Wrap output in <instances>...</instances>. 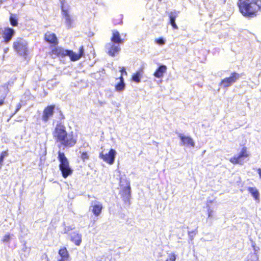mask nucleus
Masks as SVG:
<instances>
[{
	"mask_svg": "<svg viewBox=\"0 0 261 261\" xmlns=\"http://www.w3.org/2000/svg\"><path fill=\"white\" fill-rule=\"evenodd\" d=\"M10 237H11V236H10V234H9V233L6 234L4 236V237L2 239V241L3 242H9V241L10 240Z\"/></svg>",
	"mask_w": 261,
	"mask_h": 261,
	"instance_id": "c85d7f7f",
	"label": "nucleus"
},
{
	"mask_svg": "<svg viewBox=\"0 0 261 261\" xmlns=\"http://www.w3.org/2000/svg\"><path fill=\"white\" fill-rule=\"evenodd\" d=\"M5 96H3V97L0 98V106H3L5 103Z\"/></svg>",
	"mask_w": 261,
	"mask_h": 261,
	"instance_id": "473e14b6",
	"label": "nucleus"
},
{
	"mask_svg": "<svg viewBox=\"0 0 261 261\" xmlns=\"http://www.w3.org/2000/svg\"><path fill=\"white\" fill-rule=\"evenodd\" d=\"M21 107V105L20 103H18L17 105V107L15 110V112H17Z\"/></svg>",
	"mask_w": 261,
	"mask_h": 261,
	"instance_id": "c9c22d12",
	"label": "nucleus"
},
{
	"mask_svg": "<svg viewBox=\"0 0 261 261\" xmlns=\"http://www.w3.org/2000/svg\"><path fill=\"white\" fill-rule=\"evenodd\" d=\"M106 46L108 49L107 53L112 57L115 56L121 49L119 44H117L113 42L108 43Z\"/></svg>",
	"mask_w": 261,
	"mask_h": 261,
	"instance_id": "ddd939ff",
	"label": "nucleus"
},
{
	"mask_svg": "<svg viewBox=\"0 0 261 261\" xmlns=\"http://www.w3.org/2000/svg\"><path fill=\"white\" fill-rule=\"evenodd\" d=\"M58 253L61 258L58 261H66L68 260L70 258V254L67 249L65 247H61L58 251Z\"/></svg>",
	"mask_w": 261,
	"mask_h": 261,
	"instance_id": "f3484780",
	"label": "nucleus"
},
{
	"mask_svg": "<svg viewBox=\"0 0 261 261\" xmlns=\"http://www.w3.org/2000/svg\"><path fill=\"white\" fill-rule=\"evenodd\" d=\"M179 138L181 140V144L187 146L194 147L195 143L193 140L189 136H185L182 134L179 135Z\"/></svg>",
	"mask_w": 261,
	"mask_h": 261,
	"instance_id": "2eb2a0df",
	"label": "nucleus"
},
{
	"mask_svg": "<svg viewBox=\"0 0 261 261\" xmlns=\"http://www.w3.org/2000/svg\"><path fill=\"white\" fill-rule=\"evenodd\" d=\"M125 88V84L124 82H119L115 85V89L117 91H121Z\"/></svg>",
	"mask_w": 261,
	"mask_h": 261,
	"instance_id": "393cba45",
	"label": "nucleus"
},
{
	"mask_svg": "<svg viewBox=\"0 0 261 261\" xmlns=\"http://www.w3.org/2000/svg\"><path fill=\"white\" fill-rule=\"evenodd\" d=\"M176 256L174 253H171L168 255L165 261H176Z\"/></svg>",
	"mask_w": 261,
	"mask_h": 261,
	"instance_id": "cd10ccee",
	"label": "nucleus"
},
{
	"mask_svg": "<svg viewBox=\"0 0 261 261\" xmlns=\"http://www.w3.org/2000/svg\"><path fill=\"white\" fill-rule=\"evenodd\" d=\"M70 240L76 246H80L82 241L81 234H80L77 232H73L70 236Z\"/></svg>",
	"mask_w": 261,
	"mask_h": 261,
	"instance_id": "6ab92c4d",
	"label": "nucleus"
},
{
	"mask_svg": "<svg viewBox=\"0 0 261 261\" xmlns=\"http://www.w3.org/2000/svg\"><path fill=\"white\" fill-rule=\"evenodd\" d=\"M238 6L244 16L253 17L261 9V0H244L238 3Z\"/></svg>",
	"mask_w": 261,
	"mask_h": 261,
	"instance_id": "f03ea898",
	"label": "nucleus"
},
{
	"mask_svg": "<svg viewBox=\"0 0 261 261\" xmlns=\"http://www.w3.org/2000/svg\"><path fill=\"white\" fill-rule=\"evenodd\" d=\"M240 77V74L236 72H233L230 74L229 77H225L220 82V85L224 88L229 87L232 84L236 82Z\"/></svg>",
	"mask_w": 261,
	"mask_h": 261,
	"instance_id": "6e6552de",
	"label": "nucleus"
},
{
	"mask_svg": "<svg viewBox=\"0 0 261 261\" xmlns=\"http://www.w3.org/2000/svg\"><path fill=\"white\" fill-rule=\"evenodd\" d=\"M119 186L120 187V194L124 202L130 204L131 198V188L130 182L126 178H121Z\"/></svg>",
	"mask_w": 261,
	"mask_h": 261,
	"instance_id": "39448f33",
	"label": "nucleus"
},
{
	"mask_svg": "<svg viewBox=\"0 0 261 261\" xmlns=\"http://www.w3.org/2000/svg\"><path fill=\"white\" fill-rule=\"evenodd\" d=\"M120 71L121 72L122 74H124V75H127V73L124 67H122L120 69Z\"/></svg>",
	"mask_w": 261,
	"mask_h": 261,
	"instance_id": "72a5a7b5",
	"label": "nucleus"
},
{
	"mask_svg": "<svg viewBox=\"0 0 261 261\" xmlns=\"http://www.w3.org/2000/svg\"><path fill=\"white\" fill-rule=\"evenodd\" d=\"M90 207H91L92 212L95 216H98L100 214L103 208L102 204L100 202L91 205Z\"/></svg>",
	"mask_w": 261,
	"mask_h": 261,
	"instance_id": "aec40b11",
	"label": "nucleus"
},
{
	"mask_svg": "<svg viewBox=\"0 0 261 261\" xmlns=\"http://www.w3.org/2000/svg\"><path fill=\"white\" fill-rule=\"evenodd\" d=\"M58 159L60 162L59 165V169L61 172L62 175L64 178L72 174L73 170L70 166L69 162L64 152H58Z\"/></svg>",
	"mask_w": 261,
	"mask_h": 261,
	"instance_id": "20e7f679",
	"label": "nucleus"
},
{
	"mask_svg": "<svg viewBox=\"0 0 261 261\" xmlns=\"http://www.w3.org/2000/svg\"><path fill=\"white\" fill-rule=\"evenodd\" d=\"M156 43L160 45H163L165 44V40L162 38H159L155 40Z\"/></svg>",
	"mask_w": 261,
	"mask_h": 261,
	"instance_id": "7c9ffc66",
	"label": "nucleus"
},
{
	"mask_svg": "<svg viewBox=\"0 0 261 261\" xmlns=\"http://www.w3.org/2000/svg\"><path fill=\"white\" fill-rule=\"evenodd\" d=\"M0 1H1V2H3V0H0Z\"/></svg>",
	"mask_w": 261,
	"mask_h": 261,
	"instance_id": "4c0bfd02",
	"label": "nucleus"
},
{
	"mask_svg": "<svg viewBox=\"0 0 261 261\" xmlns=\"http://www.w3.org/2000/svg\"><path fill=\"white\" fill-rule=\"evenodd\" d=\"M9 20L10 24L13 27H17L18 25V17L16 14L11 13L9 17Z\"/></svg>",
	"mask_w": 261,
	"mask_h": 261,
	"instance_id": "b1692460",
	"label": "nucleus"
},
{
	"mask_svg": "<svg viewBox=\"0 0 261 261\" xmlns=\"http://www.w3.org/2000/svg\"><path fill=\"white\" fill-rule=\"evenodd\" d=\"M247 191L252 195L254 199L256 201L259 200V193L258 190L255 187H248Z\"/></svg>",
	"mask_w": 261,
	"mask_h": 261,
	"instance_id": "4be33fe9",
	"label": "nucleus"
},
{
	"mask_svg": "<svg viewBox=\"0 0 261 261\" xmlns=\"http://www.w3.org/2000/svg\"><path fill=\"white\" fill-rule=\"evenodd\" d=\"M111 41L112 42L117 44H122L124 42V39L121 38L119 32L117 30H113L112 31V35L111 38Z\"/></svg>",
	"mask_w": 261,
	"mask_h": 261,
	"instance_id": "dca6fc26",
	"label": "nucleus"
},
{
	"mask_svg": "<svg viewBox=\"0 0 261 261\" xmlns=\"http://www.w3.org/2000/svg\"><path fill=\"white\" fill-rule=\"evenodd\" d=\"M56 143L64 148H71L77 143V137L72 132L68 133L65 126L61 122L58 123L52 133Z\"/></svg>",
	"mask_w": 261,
	"mask_h": 261,
	"instance_id": "f257e3e1",
	"label": "nucleus"
},
{
	"mask_svg": "<svg viewBox=\"0 0 261 261\" xmlns=\"http://www.w3.org/2000/svg\"><path fill=\"white\" fill-rule=\"evenodd\" d=\"M250 154L246 147H243L240 153L237 155H234L229 159V162L233 164L242 165L244 163V159L247 158Z\"/></svg>",
	"mask_w": 261,
	"mask_h": 261,
	"instance_id": "423d86ee",
	"label": "nucleus"
},
{
	"mask_svg": "<svg viewBox=\"0 0 261 261\" xmlns=\"http://www.w3.org/2000/svg\"><path fill=\"white\" fill-rule=\"evenodd\" d=\"M55 108V105H48L45 107L42 115V119L44 122H47L49 118L53 116Z\"/></svg>",
	"mask_w": 261,
	"mask_h": 261,
	"instance_id": "9d476101",
	"label": "nucleus"
},
{
	"mask_svg": "<svg viewBox=\"0 0 261 261\" xmlns=\"http://www.w3.org/2000/svg\"><path fill=\"white\" fill-rule=\"evenodd\" d=\"M50 54L58 57L68 56L71 61H76L84 56V47L83 45L80 46L77 54L72 50L64 49L61 47H55L51 49Z\"/></svg>",
	"mask_w": 261,
	"mask_h": 261,
	"instance_id": "7ed1b4c3",
	"label": "nucleus"
},
{
	"mask_svg": "<svg viewBox=\"0 0 261 261\" xmlns=\"http://www.w3.org/2000/svg\"><path fill=\"white\" fill-rule=\"evenodd\" d=\"M113 22L114 25H117L120 23H121L122 22V19L121 18H119L118 19H117L115 18H114L113 19Z\"/></svg>",
	"mask_w": 261,
	"mask_h": 261,
	"instance_id": "c756f323",
	"label": "nucleus"
},
{
	"mask_svg": "<svg viewBox=\"0 0 261 261\" xmlns=\"http://www.w3.org/2000/svg\"><path fill=\"white\" fill-rule=\"evenodd\" d=\"M15 33L14 29L9 27L5 28L2 32L4 42L5 43H9L15 35Z\"/></svg>",
	"mask_w": 261,
	"mask_h": 261,
	"instance_id": "f8f14e48",
	"label": "nucleus"
},
{
	"mask_svg": "<svg viewBox=\"0 0 261 261\" xmlns=\"http://www.w3.org/2000/svg\"><path fill=\"white\" fill-rule=\"evenodd\" d=\"M45 41L49 44L51 46H56L59 43L58 39L55 33L47 32L44 35Z\"/></svg>",
	"mask_w": 261,
	"mask_h": 261,
	"instance_id": "9b49d317",
	"label": "nucleus"
},
{
	"mask_svg": "<svg viewBox=\"0 0 261 261\" xmlns=\"http://www.w3.org/2000/svg\"><path fill=\"white\" fill-rule=\"evenodd\" d=\"M167 66L164 65H160L155 70L153 75L156 78H161L164 76L165 73L167 71Z\"/></svg>",
	"mask_w": 261,
	"mask_h": 261,
	"instance_id": "a211bd4d",
	"label": "nucleus"
},
{
	"mask_svg": "<svg viewBox=\"0 0 261 261\" xmlns=\"http://www.w3.org/2000/svg\"><path fill=\"white\" fill-rule=\"evenodd\" d=\"M119 80H120V81L119 82H124V80H123V75L122 74H121V75L120 76V77H119Z\"/></svg>",
	"mask_w": 261,
	"mask_h": 261,
	"instance_id": "e433bc0d",
	"label": "nucleus"
},
{
	"mask_svg": "<svg viewBox=\"0 0 261 261\" xmlns=\"http://www.w3.org/2000/svg\"><path fill=\"white\" fill-rule=\"evenodd\" d=\"M116 153L114 149H111L108 153H100L99 158L108 164L112 165L115 161Z\"/></svg>",
	"mask_w": 261,
	"mask_h": 261,
	"instance_id": "1a4fd4ad",
	"label": "nucleus"
},
{
	"mask_svg": "<svg viewBox=\"0 0 261 261\" xmlns=\"http://www.w3.org/2000/svg\"><path fill=\"white\" fill-rule=\"evenodd\" d=\"M160 2H161L162 0H159Z\"/></svg>",
	"mask_w": 261,
	"mask_h": 261,
	"instance_id": "58836bf2",
	"label": "nucleus"
},
{
	"mask_svg": "<svg viewBox=\"0 0 261 261\" xmlns=\"http://www.w3.org/2000/svg\"><path fill=\"white\" fill-rule=\"evenodd\" d=\"M197 231L196 230H192L188 232V234L191 237H193L197 233Z\"/></svg>",
	"mask_w": 261,
	"mask_h": 261,
	"instance_id": "2f4dec72",
	"label": "nucleus"
},
{
	"mask_svg": "<svg viewBox=\"0 0 261 261\" xmlns=\"http://www.w3.org/2000/svg\"><path fill=\"white\" fill-rule=\"evenodd\" d=\"M8 155V152L7 151H3L0 154V166L1 167L3 165V162L4 158Z\"/></svg>",
	"mask_w": 261,
	"mask_h": 261,
	"instance_id": "bb28decb",
	"label": "nucleus"
},
{
	"mask_svg": "<svg viewBox=\"0 0 261 261\" xmlns=\"http://www.w3.org/2000/svg\"><path fill=\"white\" fill-rule=\"evenodd\" d=\"M178 13L179 12L175 10L171 11L168 13L169 23L174 30H177L178 29V26L175 23V19L178 17Z\"/></svg>",
	"mask_w": 261,
	"mask_h": 261,
	"instance_id": "4468645a",
	"label": "nucleus"
},
{
	"mask_svg": "<svg viewBox=\"0 0 261 261\" xmlns=\"http://www.w3.org/2000/svg\"><path fill=\"white\" fill-rule=\"evenodd\" d=\"M81 159L83 162H85L89 159L88 152L87 151L81 152Z\"/></svg>",
	"mask_w": 261,
	"mask_h": 261,
	"instance_id": "a878e982",
	"label": "nucleus"
},
{
	"mask_svg": "<svg viewBox=\"0 0 261 261\" xmlns=\"http://www.w3.org/2000/svg\"><path fill=\"white\" fill-rule=\"evenodd\" d=\"M213 213V211L212 210L209 209L208 210V217H210L212 216Z\"/></svg>",
	"mask_w": 261,
	"mask_h": 261,
	"instance_id": "f704fd0d",
	"label": "nucleus"
},
{
	"mask_svg": "<svg viewBox=\"0 0 261 261\" xmlns=\"http://www.w3.org/2000/svg\"><path fill=\"white\" fill-rule=\"evenodd\" d=\"M62 12L63 17L65 19L66 24L68 28H71L72 26V20L68 10L62 9Z\"/></svg>",
	"mask_w": 261,
	"mask_h": 261,
	"instance_id": "412c9836",
	"label": "nucleus"
},
{
	"mask_svg": "<svg viewBox=\"0 0 261 261\" xmlns=\"http://www.w3.org/2000/svg\"><path fill=\"white\" fill-rule=\"evenodd\" d=\"M143 69L140 68L135 73H134L132 76V79L133 81L136 83H139L140 82V79L143 73Z\"/></svg>",
	"mask_w": 261,
	"mask_h": 261,
	"instance_id": "5701e85b",
	"label": "nucleus"
},
{
	"mask_svg": "<svg viewBox=\"0 0 261 261\" xmlns=\"http://www.w3.org/2000/svg\"><path fill=\"white\" fill-rule=\"evenodd\" d=\"M13 47L15 51L21 55L25 56L27 54V43L23 41L21 38L13 42Z\"/></svg>",
	"mask_w": 261,
	"mask_h": 261,
	"instance_id": "0eeeda50",
	"label": "nucleus"
}]
</instances>
